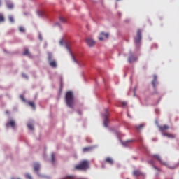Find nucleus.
I'll list each match as a JSON object with an SVG mask.
<instances>
[{
	"instance_id": "f257e3e1",
	"label": "nucleus",
	"mask_w": 179,
	"mask_h": 179,
	"mask_svg": "<svg viewBox=\"0 0 179 179\" xmlns=\"http://www.w3.org/2000/svg\"><path fill=\"white\" fill-rule=\"evenodd\" d=\"M66 103L69 108H73L75 105V99L73 93L71 91H69L66 94Z\"/></svg>"
},
{
	"instance_id": "f03ea898",
	"label": "nucleus",
	"mask_w": 179,
	"mask_h": 179,
	"mask_svg": "<svg viewBox=\"0 0 179 179\" xmlns=\"http://www.w3.org/2000/svg\"><path fill=\"white\" fill-rule=\"evenodd\" d=\"M89 168V162L87 161H83L80 164L76 166L77 170H86Z\"/></svg>"
},
{
	"instance_id": "7ed1b4c3",
	"label": "nucleus",
	"mask_w": 179,
	"mask_h": 179,
	"mask_svg": "<svg viewBox=\"0 0 179 179\" xmlns=\"http://www.w3.org/2000/svg\"><path fill=\"white\" fill-rule=\"evenodd\" d=\"M65 47L69 50V52H70V55L72 57V59L74 61V62H76V64H79V62L76 59L74 55L72 53V52L71 50V43H69V42H66L65 43Z\"/></svg>"
},
{
	"instance_id": "20e7f679",
	"label": "nucleus",
	"mask_w": 179,
	"mask_h": 179,
	"mask_svg": "<svg viewBox=\"0 0 179 179\" xmlns=\"http://www.w3.org/2000/svg\"><path fill=\"white\" fill-rule=\"evenodd\" d=\"M110 115V113L108 109L105 110V113L103 114V117L104 118V126L107 128L108 126V117Z\"/></svg>"
},
{
	"instance_id": "39448f33",
	"label": "nucleus",
	"mask_w": 179,
	"mask_h": 179,
	"mask_svg": "<svg viewBox=\"0 0 179 179\" xmlns=\"http://www.w3.org/2000/svg\"><path fill=\"white\" fill-rule=\"evenodd\" d=\"M152 157L154 159H155V160H158V162H159L162 165H164V166H167V167L169 166L168 162H163L162 160V158H161L159 155H157V154L153 155Z\"/></svg>"
},
{
	"instance_id": "423d86ee",
	"label": "nucleus",
	"mask_w": 179,
	"mask_h": 179,
	"mask_svg": "<svg viewBox=\"0 0 179 179\" xmlns=\"http://www.w3.org/2000/svg\"><path fill=\"white\" fill-rule=\"evenodd\" d=\"M142 39V32L141 29L138 30L137 36L135 38V42L139 43Z\"/></svg>"
},
{
	"instance_id": "0eeeda50",
	"label": "nucleus",
	"mask_w": 179,
	"mask_h": 179,
	"mask_svg": "<svg viewBox=\"0 0 179 179\" xmlns=\"http://www.w3.org/2000/svg\"><path fill=\"white\" fill-rule=\"evenodd\" d=\"M137 59H138V58L136 57H135L131 52H130L129 57L128 59L129 62L132 63V62H136Z\"/></svg>"
},
{
	"instance_id": "6e6552de",
	"label": "nucleus",
	"mask_w": 179,
	"mask_h": 179,
	"mask_svg": "<svg viewBox=\"0 0 179 179\" xmlns=\"http://www.w3.org/2000/svg\"><path fill=\"white\" fill-rule=\"evenodd\" d=\"M86 42L90 47H92L96 44V42L90 38H87Z\"/></svg>"
},
{
	"instance_id": "1a4fd4ad",
	"label": "nucleus",
	"mask_w": 179,
	"mask_h": 179,
	"mask_svg": "<svg viewBox=\"0 0 179 179\" xmlns=\"http://www.w3.org/2000/svg\"><path fill=\"white\" fill-rule=\"evenodd\" d=\"M108 37H109V34L108 33L105 34L104 32H101V36L99 37V40L103 41L104 39V38H108Z\"/></svg>"
},
{
	"instance_id": "9d476101",
	"label": "nucleus",
	"mask_w": 179,
	"mask_h": 179,
	"mask_svg": "<svg viewBox=\"0 0 179 179\" xmlns=\"http://www.w3.org/2000/svg\"><path fill=\"white\" fill-rule=\"evenodd\" d=\"M167 129H169V127L167 125L159 126V131H161L162 134H164V131H166Z\"/></svg>"
},
{
	"instance_id": "9b49d317",
	"label": "nucleus",
	"mask_w": 179,
	"mask_h": 179,
	"mask_svg": "<svg viewBox=\"0 0 179 179\" xmlns=\"http://www.w3.org/2000/svg\"><path fill=\"white\" fill-rule=\"evenodd\" d=\"M157 83V76L154 75V80H152V86L154 87V89H156V85Z\"/></svg>"
},
{
	"instance_id": "f8f14e48",
	"label": "nucleus",
	"mask_w": 179,
	"mask_h": 179,
	"mask_svg": "<svg viewBox=\"0 0 179 179\" xmlns=\"http://www.w3.org/2000/svg\"><path fill=\"white\" fill-rule=\"evenodd\" d=\"M134 176L139 177L142 176V173L139 170H134L133 172Z\"/></svg>"
},
{
	"instance_id": "ddd939ff",
	"label": "nucleus",
	"mask_w": 179,
	"mask_h": 179,
	"mask_svg": "<svg viewBox=\"0 0 179 179\" xmlns=\"http://www.w3.org/2000/svg\"><path fill=\"white\" fill-rule=\"evenodd\" d=\"M162 135H164V136H166L167 138H171V139H174V138H176L175 135L169 133H163Z\"/></svg>"
},
{
	"instance_id": "4468645a",
	"label": "nucleus",
	"mask_w": 179,
	"mask_h": 179,
	"mask_svg": "<svg viewBox=\"0 0 179 179\" xmlns=\"http://www.w3.org/2000/svg\"><path fill=\"white\" fill-rule=\"evenodd\" d=\"M7 127H10L11 128H15V122L13 120H11L7 123Z\"/></svg>"
},
{
	"instance_id": "2eb2a0df",
	"label": "nucleus",
	"mask_w": 179,
	"mask_h": 179,
	"mask_svg": "<svg viewBox=\"0 0 179 179\" xmlns=\"http://www.w3.org/2000/svg\"><path fill=\"white\" fill-rule=\"evenodd\" d=\"M145 127V124H141L140 125H136V129L138 132H139L140 131H141V129H143V128Z\"/></svg>"
},
{
	"instance_id": "dca6fc26",
	"label": "nucleus",
	"mask_w": 179,
	"mask_h": 179,
	"mask_svg": "<svg viewBox=\"0 0 179 179\" xmlns=\"http://www.w3.org/2000/svg\"><path fill=\"white\" fill-rule=\"evenodd\" d=\"M93 147H85L83 148V152L84 153H87V152H91V150H92Z\"/></svg>"
},
{
	"instance_id": "f3484780",
	"label": "nucleus",
	"mask_w": 179,
	"mask_h": 179,
	"mask_svg": "<svg viewBox=\"0 0 179 179\" xmlns=\"http://www.w3.org/2000/svg\"><path fill=\"white\" fill-rule=\"evenodd\" d=\"M106 163H109V164L113 165L114 163L113 159L111 157H107L106 159Z\"/></svg>"
},
{
	"instance_id": "a211bd4d",
	"label": "nucleus",
	"mask_w": 179,
	"mask_h": 179,
	"mask_svg": "<svg viewBox=\"0 0 179 179\" xmlns=\"http://www.w3.org/2000/svg\"><path fill=\"white\" fill-rule=\"evenodd\" d=\"M34 169L35 171H38L39 169H40V164L38 163H35L34 164Z\"/></svg>"
},
{
	"instance_id": "6ab92c4d",
	"label": "nucleus",
	"mask_w": 179,
	"mask_h": 179,
	"mask_svg": "<svg viewBox=\"0 0 179 179\" xmlns=\"http://www.w3.org/2000/svg\"><path fill=\"white\" fill-rule=\"evenodd\" d=\"M28 104L33 108V110H36V105L34 101H29Z\"/></svg>"
},
{
	"instance_id": "aec40b11",
	"label": "nucleus",
	"mask_w": 179,
	"mask_h": 179,
	"mask_svg": "<svg viewBox=\"0 0 179 179\" xmlns=\"http://www.w3.org/2000/svg\"><path fill=\"white\" fill-rule=\"evenodd\" d=\"M50 65L53 68H56L57 66V62L55 61H50Z\"/></svg>"
},
{
	"instance_id": "412c9836",
	"label": "nucleus",
	"mask_w": 179,
	"mask_h": 179,
	"mask_svg": "<svg viewBox=\"0 0 179 179\" xmlns=\"http://www.w3.org/2000/svg\"><path fill=\"white\" fill-rule=\"evenodd\" d=\"M6 5H7L8 8H9V9H13L14 8L13 4L10 2H6Z\"/></svg>"
},
{
	"instance_id": "4be33fe9",
	"label": "nucleus",
	"mask_w": 179,
	"mask_h": 179,
	"mask_svg": "<svg viewBox=\"0 0 179 179\" xmlns=\"http://www.w3.org/2000/svg\"><path fill=\"white\" fill-rule=\"evenodd\" d=\"M4 22H5L4 16L1 13H0V23Z\"/></svg>"
},
{
	"instance_id": "5701e85b",
	"label": "nucleus",
	"mask_w": 179,
	"mask_h": 179,
	"mask_svg": "<svg viewBox=\"0 0 179 179\" xmlns=\"http://www.w3.org/2000/svg\"><path fill=\"white\" fill-rule=\"evenodd\" d=\"M27 127H28V129H31V131H34V128L33 124H27Z\"/></svg>"
},
{
	"instance_id": "b1692460",
	"label": "nucleus",
	"mask_w": 179,
	"mask_h": 179,
	"mask_svg": "<svg viewBox=\"0 0 179 179\" xmlns=\"http://www.w3.org/2000/svg\"><path fill=\"white\" fill-rule=\"evenodd\" d=\"M38 14L39 16L42 17V16H44L45 12L43 10H39V11H38Z\"/></svg>"
},
{
	"instance_id": "393cba45",
	"label": "nucleus",
	"mask_w": 179,
	"mask_h": 179,
	"mask_svg": "<svg viewBox=\"0 0 179 179\" xmlns=\"http://www.w3.org/2000/svg\"><path fill=\"white\" fill-rule=\"evenodd\" d=\"M131 142H133L132 140H128L127 141L123 142V145H124V146H127V143H130Z\"/></svg>"
},
{
	"instance_id": "a878e982",
	"label": "nucleus",
	"mask_w": 179,
	"mask_h": 179,
	"mask_svg": "<svg viewBox=\"0 0 179 179\" xmlns=\"http://www.w3.org/2000/svg\"><path fill=\"white\" fill-rule=\"evenodd\" d=\"M23 55H24L30 56V53H29V50H26L24 52Z\"/></svg>"
},
{
	"instance_id": "bb28decb",
	"label": "nucleus",
	"mask_w": 179,
	"mask_h": 179,
	"mask_svg": "<svg viewBox=\"0 0 179 179\" xmlns=\"http://www.w3.org/2000/svg\"><path fill=\"white\" fill-rule=\"evenodd\" d=\"M19 30L22 33H24L25 31V29L23 27H20Z\"/></svg>"
},
{
	"instance_id": "cd10ccee",
	"label": "nucleus",
	"mask_w": 179,
	"mask_h": 179,
	"mask_svg": "<svg viewBox=\"0 0 179 179\" xmlns=\"http://www.w3.org/2000/svg\"><path fill=\"white\" fill-rule=\"evenodd\" d=\"M59 20H60V21H61L62 22H63V23H64V22H66V20L64 17H59Z\"/></svg>"
},
{
	"instance_id": "c85d7f7f",
	"label": "nucleus",
	"mask_w": 179,
	"mask_h": 179,
	"mask_svg": "<svg viewBox=\"0 0 179 179\" xmlns=\"http://www.w3.org/2000/svg\"><path fill=\"white\" fill-rule=\"evenodd\" d=\"M152 167H154V169L158 172H161V170L159 168L157 167L156 166H152Z\"/></svg>"
},
{
	"instance_id": "c756f323",
	"label": "nucleus",
	"mask_w": 179,
	"mask_h": 179,
	"mask_svg": "<svg viewBox=\"0 0 179 179\" xmlns=\"http://www.w3.org/2000/svg\"><path fill=\"white\" fill-rule=\"evenodd\" d=\"M9 20L10 22L13 23L14 22V18L12 15L9 16Z\"/></svg>"
},
{
	"instance_id": "7c9ffc66",
	"label": "nucleus",
	"mask_w": 179,
	"mask_h": 179,
	"mask_svg": "<svg viewBox=\"0 0 179 179\" xmlns=\"http://www.w3.org/2000/svg\"><path fill=\"white\" fill-rule=\"evenodd\" d=\"M48 61L49 62L52 61V55H51V53H48Z\"/></svg>"
},
{
	"instance_id": "2f4dec72",
	"label": "nucleus",
	"mask_w": 179,
	"mask_h": 179,
	"mask_svg": "<svg viewBox=\"0 0 179 179\" xmlns=\"http://www.w3.org/2000/svg\"><path fill=\"white\" fill-rule=\"evenodd\" d=\"M52 163H55V154L54 153H52Z\"/></svg>"
},
{
	"instance_id": "473e14b6",
	"label": "nucleus",
	"mask_w": 179,
	"mask_h": 179,
	"mask_svg": "<svg viewBox=\"0 0 179 179\" xmlns=\"http://www.w3.org/2000/svg\"><path fill=\"white\" fill-rule=\"evenodd\" d=\"M26 178H27V179H32L31 176L29 175V174H27V175H26Z\"/></svg>"
},
{
	"instance_id": "72a5a7b5",
	"label": "nucleus",
	"mask_w": 179,
	"mask_h": 179,
	"mask_svg": "<svg viewBox=\"0 0 179 179\" xmlns=\"http://www.w3.org/2000/svg\"><path fill=\"white\" fill-rule=\"evenodd\" d=\"M20 99L23 101H26V99H24L23 95H20Z\"/></svg>"
},
{
	"instance_id": "f704fd0d",
	"label": "nucleus",
	"mask_w": 179,
	"mask_h": 179,
	"mask_svg": "<svg viewBox=\"0 0 179 179\" xmlns=\"http://www.w3.org/2000/svg\"><path fill=\"white\" fill-rule=\"evenodd\" d=\"M59 44H60L61 45H64V40H63V39H62V40L59 41Z\"/></svg>"
},
{
	"instance_id": "c9c22d12",
	"label": "nucleus",
	"mask_w": 179,
	"mask_h": 179,
	"mask_svg": "<svg viewBox=\"0 0 179 179\" xmlns=\"http://www.w3.org/2000/svg\"><path fill=\"white\" fill-rule=\"evenodd\" d=\"M122 104L123 106H127V103L126 101H124V102H122Z\"/></svg>"
},
{
	"instance_id": "e433bc0d",
	"label": "nucleus",
	"mask_w": 179,
	"mask_h": 179,
	"mask_svg": "<svg viewBox=\"0 0 179 179\" xmlns=\"http://www.w3.org/2000/svg\"><path fill=\"white\" fill-rule=\"evenodd\" d=\"M68 178H69V179H73L74 177H73V176H69Z\"/></svg>"
},
{
	"instance_id": "4c0bfd02",
	"label": "nucleus",
	"mask_w": 179,
	"mask_h": 179,
	"mask_svg": "<svg viewBox=\"0 0 179 179\" xmlns=\"http://www.w3.org/2000/svg\"><path fill=\"white\" fill-rule=\"evenodd\" d=\"M1 4H2V1L1 0H0V6H1Z\"/></svg>"
},
{
	"instance_id": "58836bf2",
	"label": "nucleus",
	"mask_w": 179,
	"mask_h": 179,
	"mask_svg": "<svg viewBox=\"0 0 179 179\" xmlns=\"http://www.w3.org/2000/svg\"><path fill=\"white\" fill-rule=\"evenodd\" d=\"M63 84L62 82L61 83V88H62Z\"/></svg>"
},
{
	"instance_id": "ea45409f",
	"label": "nucleus",
	"mask_w": 179,
	"mask_h": 179,
	"mask_svg": "<svg viewBox=\"0 0 179 179\" xmlns=\"http://www.w3.org/2000/svg\"><path fill=\"white\" fill-rule=\"evenodd\" d=\"M6 114H9V112L7 110V111H6Z\"/></svg>"
},
{
	"instance_id": "a19ab883",
	"label": "nucleus",
	"mask_w": 179,
	"mask_h": 179,
	"mask_svg": "<svg viewBox=\"0 0 179 179\" xmlns=\"http://www.w3.org/2000/svg\"><path fill=\"white\" fill-rule=\"evenodd\" d=\"M116 1H120V0H116Z\"/></svg>"
},
{
	"instance_id": "79ce46f5",
	"label": "nucleus",
	"mask_w": 179,
	"mask_h": 179,
	"mask_svg": "<svg viewBox=\"0 0 179 179\" xmlns=\"http://www.w3.org/2000/svg\"><path fill=\"white\" fill-rule=\"evenodd\" d=\"M11 179H15V178H11Z\"/></svg>"
},
{
	"instance_id": "37998d69",
	"label": "nucleus",
	"mask_w": 179,
	"mask_h": 179,
	"mask_svg": "<svg viewBox=\"0 0 179 179\" xmlns=\"http://www.w3.org/2000/svg\"><path fill=\"white\" fill-rule=\"evenodd\" d=\"M127 179H129V178H127Z\"/></svg>"
}]
</instances>
